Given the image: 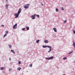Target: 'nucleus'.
<instances>
[{
	"mask_svg": "<svg viewBox=\"0 0 75 75\" xmlns=\"http://www.w3.org/2000/svg\"><path fill=\"white\" fill-rule=\"evenodd\" d=\"M6 2H7L8 1V0H6Z\"/></svg>",
	"mask_w": 75,
	"mask_h": 75,
	"instance_id": "obj_32",
	"label": "nucleus"
},
{
	"mask_svg": "<svg viewBox=\"0 0 75 75\" xmlns=\"http://www.w3.org/2000/svg\"><path fill=\"white\" fill-rule=\"evenodd\" d=\"M62 75H65V74H63Z\"/></svg>",
	"mask_w": 75,
	"mask_h": 75,
	"instance_id": "obj_38",
	"label": "nucleus"
},
{
	"mask_svg": "<svg viewBox=\"0 0 75 75\" xmlns=\"http://www.w3.org/2000/svg\"><path fill=\"white\" fill-rule=\"evenodd\" d=\"M36 16H37L38 17H40V16L38 15H37Z\"/></svg>",
	"mask_w": 75,
	"mask_h": 75,
	"instance_id": "obj_26",
	"label": "nucleus"
},
{
	"mask_svg": "<svg viewBox=\"0 0 75 75\" xmlns=\"http://www.w3.org/2000/svg\"><path fill=\"white\" fill-rule=\"evenodd\" d=\"M47 47H48V48H52L50 46H47Z\"/></svg>",
	"mask_w": 75,
	"mask_h": 75,
	"instance_id": "obj_17",
	"label": "nucleus"
},
{
	"mask_svg": "<svg viewBox=\"0 0 75 75\" xmlns=\"http://www.w3.org/2000/svg\"><path fill=\"white\" fill-rule=\"evenodd\" d=\"M40 42V40H37L36 41L37 43H38V42Z\"/></svg>",
	"mask_w": 75,
	"mask_h": 75,
	"instance_id": "obj_19",
	"label": "nucleus"
},
{
	"mask_svg": "<svg viewBox=\"0 0 75 75\" xmlns=\"http://www.w3.org/2000/svg\"><path fill=\"white\" fill-rule=\"evenodd\" d=\"M21 8H20L18 10L17 14L15 13L14 14V16H16L15 17V18H18V16H19V14H20V13H21Z\"/></svg>",
	"mask_w": 75,
	"mask_h": 75,
	"instance_id": "obj_1",
	"label": "nucleus"
},
{
	"mask_svg": "<svg viewBox=\"0 0 75 75\" xmlns=\"http://www.w3.org/2000/svg\"><path fill=\"white\" fill-rule=\"evenodd\" d=\"M36 16V14H35L34 15H32L31 17L32 19H35V16Z\"/></svg>",
	"mask_w": 75,
	"mask_h": 75,
	"instance_id": "obj_3",
	"label": "nucleus"
},
{
	"mask_svg": "<svg viewBox=\"0 0 75 75\" xmlns=\"http://www.w3.org/2000/svg\"><path fill=\"white\" fill-rule=\"evenodd\" d=\"M72 52H70L69 53V54H71L72 53Z\"/></svg>",
	"mask_w": 75,
	"mask_h": 75,
	"instance_id": "obj_29",
	"label": "nucleus"
},
{
	"mask_svg": "<svg viewBox=\"0 0 75 75\" xmlns=\"http://www.w3.org/2000/svg\"><path fill=\"white\" fill-rule=\"evenodd\" d=\"M41 5L42 6H43V4H42V3H41Z\"/></svg>",
	"mask_w": 75,
	"mask_h": 75,
	"instance_id": "obj_33",
	"label": "nucleus"
},
{
	"mask_svg": "<svg viewBox=\"0 0 75 75\" xmlns=\"http://www.w3.org/2000/svg\"><path fill=\"white\" fill-rule=\"evenodd\" d=\"M50 51H50V50L48 52H50Z\"/></svg>",
	"mask_w": 75,
	"mask_h": 75,
	"instance_id": "obj_36",
	"label": "nucleus"
},
{
	"mask_svg": "<svg viewBox=\"0 0 75 75\" xmlns=\"http://www.w3.org/2000/svg\"><path fill=\"white\" fill-rule=\"evenodd\" d=\"M6 36H7V34H5L4 35V37H6Z\"/></svg>",
	"mask_w": 75,
	"mask_h": 75,
	"instance_id": "obj_25",
	"label": "nucleus"
},
{
	"mask_svg": "<svg viewBox=\"0 0 75 75\" xmlns=\"http://www.w3.org/2000/svg\"><path fill=\"white\" fill-rule=\"evenodd\" d=\"M26 28H27V30H29V27H28V26H26Z\"/></svg>",
	"mask_w": 75,
	"mask_h": 75,
	"instance_id": "obj_15",
	"label": "nucleus"
},
{
	"mask_svg": "<svg viewBox=\"0 0 75 75\" xmlns=\"http://www.w3.org/2000/svg\"><path fill=\"white\" fill-rule=\"evenodd\" d=\"M11 52H13V54H15V52H14V51L12 50H11Z\"/></svg>",
	"mask_w": 75,
	"mask_h": 75,
	"instance_id": "obj_9",
	"label": "nucleus"
},
{
	"mask_svg": "<svg viewBox=\"0 0 75 75\" xmlns=\"http://www.w3.org/2000/svg\"><path fill=\"white\" fill-rule=\"evenodd\" d=\"M73 45L74 47H75V42H74L73 43Z\"/></svg>",
	"mask_w": 75,
	"mask_h": 75,
	"instance_id": "obj_16",
	"label": "nucleus"
},
{
	"mask_svg": "<svg viewBox=\"0 0 75 75\" xmlns=\"http://www.w3.org/2000/svg\"><path fill=\"white\" fill-rule=\"evenodd\" d=\"M21 69V68H20V67H19L18 68L17 70L18 71H20V70Z\"/></svg>",
	"mask_w": 75,
	"mask_h": 75,
	"instance_id": "obj_10",
	"label": "nucleus"
},
{
	"mask_svg": "<svg viewBox=\"0 0 75 75\" xmlns=\"http://www.w3.org/2000/svg\"><path fill=\"white\" fill-rule=\"evenodd\" d=\"M44 42L45 43H48V40H44Z\"/></svg>",
	"mask_w": 75,
	"mask_h": 75,
	"instance_id": "obj_7",
	"label": "nucleus"
},
{
	"mask_svg": "<svg viewBox=\"0 0 75 75\" xmlns=\"http://www.w3.org/2000/svg\"><path fill=\"white\" fill-rule=\"evenodd\" d=\"M33 66V64H30V65H29V67H32Z\"/></svg>",
	"mask_w": 75,
	"mask_h": 75,
	"instance_id": "obj_20",
	"label": "nucleus"
},
{
	"mask_svg": "<svg viewBox=\"0 0 75 75\" xmlns=\"http://www.w3.org/2000/svg\"><path fill=\"white\" fill-rule=\"evenodd\" d=\"M1 26H2V27H4V25H2Z\"/></svg>",
	"mask_w": 75,
	"mask_h": 75,
	"instance_id": "obj_34",
	"label": "nucleus"
},
{
	"mask_svg": "<svg viewBox=\"0 0 75 75\" xmlns=\"http://www.w3.org/2000/svg\"><path fill=\"white\" fill-rule=\"evenodd\" d=\"M61 9H62V10H64V8H63V7L61 8Z\"/></svg>",
	"mask_w": 75,
	"mask_h": 75,
	"instance_id": "obj_28",
	"label": "nucleus"
},
{
	"mask_svg": "<svg viewBox=\"0 0 75 75\" xmlns=\"http://www.w3.org/2000/svg\"><path fill=\"white\" fill-rule=\"evenodd\" d=\"M67 59V57H64L63 58V59L64 60V59Z\"/></svg>",
	"mask_w": 75,
	"mask_h": 75,
	"instance_id": "obj_22",
	"label": "nucleus"
},
{
	"mask_svg": "<svg viewBox=\"0 0 75 75\" xmlns=\"http://www.w3.org/2000/svg\"><path fill=\"white\" fill-rule=\"evenodd\" d=\"M29 6H30V4H27L25 5L24 8H25V9H27V8H29Z\"/></svg>",
	"mask_w": 75,
	"mask_h": 75,
	"instance_id": "obj_2",
	"label": "nucleus"
},
{
	"mask_svg": "<svg viewBox=\"0 0 75 75\" xmlns=\"http://www.w3.org/2000/svg\"><path fill=\"white\" fill-rule=\"evenodd\" d=\"M73 33H74V34H75V30H74V29H73Z\"/></svg>",
	"mask_w": 75,
	"mask_h": 75,
	"instance_id": "obj_24",
	"label": "nucleus"
},
{
	"mask_svg": "<svg viewBox=\"0 0 75 75\" xmlns=\"http://www.w3.org/2000/svg\"><path fill=\"white\" fill-rule=\"evenodd\" d=\"M25 28H22V31H24V30H25Z\"/></svg>",
	"mask_w": 75,
	"mask_h": 75,
	"instance_id": "obj_23",
	"label": "nucleus"
},
{
	"mask_svg": "<svg viewBox=\"0 0 75 75\" xmlns=\"http://www.w3.org/2000/svg\"><path fill=\"white\" fill-rule=\"evenodd\" d=\"M53 30L55 32L57 33V29L56 28H54Z\"/></svg>",
	"mask_w": 75,
	"mask_h": 75,
	"instance_id": "obj_6",
	"label": "nucleus"
},
{
	"mask_svg": "<svg viewBox=\"0 0 75 75\" xmlns=\"http://www.w3.org/2000/svg\"><path fill=\"white\" fill-rule=\"evenodd\" d=\"M18 64L20 65V64H21V62L20 61H18Z\"/></svg>",
	"mask_w": 75,
	"mask_h": 75,
	"instance_id": "obj_14",
	"label": "nucleus"
},
{
	"mask_svg": "<svg viewBox=\"0 0 75 75\" xmlns=\"http://www.w3.org/2000/svg\"><path fill=\"white\" fill-rule=\"evenodd\" d=\"M58 8H57L56 9V11H57V12H58Z\"/></svg>",
	"mask_w": 75,
	"mask_h": 75,
	"instance_id": "obj_12",
	"label": "nucleus"
},
{
	"mask_svg": "<svg viewBox=\"0 0 75 75\" xmlns=\"http://www.w3.org/2000/svg\"><path fill=\"white\" fill-rule=\"evenodd\" d=\"M8 46L9 47V48H11V47H12V46L10 45H8Z\"/></svg>",
	"mask_w": 75,
	"mask_h": 75,
	"instance_id": "obj_21",
	"label": "nucleus"
},
{
	"mask_svg": "<svg viewBox=\"0 0 75 75\" xmlns=\"http://www.w3.org/2000/svg\"><path fill=\"white\" fill-rule=\"evenodd\" d=\"M50 51H51V50H52L50 48Z\"/></svg>",
	"mask_w": 75,
	"mask_h": 75,
	"instance_id": "obj_35",
	"label": "nucleus"
},
{
	"mask_svg": "<svg viewBox=\"0 0 75 75\" xmlns=\"http://www.w3.org/2000/svg\"><path fill=\"white\" fill-rule=\"evenodd\" d=\"M67 20H65V21H64V24L66 23H67Z\"/></svg>",
	"mask_w": 75,
	"mask_h": 75,
	"instance_id": "obj_13",
	"label": "nucleus"
},
{
	"mask_svg": "<svg viewBox=\"0 0 75 75\" xmlns=\"http://www.w3.org/2000/svg\"><path fill=\"white\" fill-rule=\"evenodd\" d=\"M2 69H3V67H1V70H2Z\"/></svg>",
	"mask_w": 75,
	"mask_h": 75,
	"instance_id": "obj_30",
	"label": "nucleus"
},
{
	"mask_svg": "<svg viewBox=\"0 0 75 75\" xmlns=\"http://www.w3.org/2000/svg\"><path fill=\"white\" fill-rule=\"evenodd\" d=\"M5 33H6V35L7 34H8V31H7V30L6 31Z\"/></svg>",
	"mask_w": 75,
	"mask_h": 75,
	"instance_id": "obj_18",
	"label": "nucleus"
},
{
	"mask_svg": "<svg viewBox=\"0 0 75 75\" xmlns=\"http://www.w3.org/2000/svg\"><path fill=\"white\" fill-rule=\"evenodd\" d=\"M12 70V69L11 68L9 69V71H11Z\"/></svg>",
	"mask_w": 75,
	"mask_h": 75,
	"instance_id": "obj_27",
	"label": "nucleus"
},
{
	"mask_svg": "<svg viewBox=\"0 0 75 75\" xmlns=\"http://www.w3.org/2000/svg\"><path fill=\"white\" fill-rule=\"evenodd\" d=\"M53 58H54V57L52 56L51 57H50L48 59L49 60H50V59H53Z\"/></svg>",
	"mask_w": 75,
	"mask_h": 75,
	"instance_id": "obj_5",
	"label": "nucleus"
},
{
	"mask_svg": "<svg viewBox=\"0 0 75 75\" xmlns=\"http://www.w3.org/2000/svg\"><path fill=\"white\" fill-rule=\"evenodd\" d=\"M9 60L10 61H11V59L10 58H9Z\"/></svg>",
	"mask_w": 75,
	"mask_h": 75,
	"instance_id": "obj_37",
	"label": "nucleus"
},
{
	"mask_svg": "<svg viewBox=\"0 0 75 75\" xmlns=\"http://www.w3.org/2000/svg\"><path fill=\"white\" fill-rule=\"evenodd\" d=\"M45 59H48V58L46 57V58Z\"/></svg>",
	"mask_w": 75,
	"mask_h": 75,
	"instance_id": "obj_31",
	"label": "nucleus"
},
{
	"mask_svg": "<svg viewBox=\"0 0 75 75\" xmlns=\"http://www.w3.org/2000/svg\"><path fill=\"white\" fill-rule=\"evenodd\" d=\"M42 47H43V48H47V46L43 45V46H42Z\"/></svg>",
	"mask_w": 75,
	"mask_h": 75,
	"instance_id": "obj_11",
	"label": "nucleus"
},
{
	"mask_svg": "<svg viewBox=\"0 0 75 75\" xmlns=\"http://www.w3.org/2000/svg\"><path fill=\"white\" fill-rule=\"evenodd\" d=\"M17 24H16L13 27V29H15V28H17Z\"/></svg>",
	"mask_w": 75,
	"mask_h": 75,
	"instance_id": "obj_4",
	"label": "nucleus"
},
{
	"mask_svg": "<svg viewBox=\"0 0 75 75\" xmlns=\"http://www.w3.org/2000/svg\"><path fill=\"white\" fill-rule=\"evenodd\" d=\"M8 4H6V8H8Z\"/></svg>",
	"mask_w": 75,
	"mask_h": 75,
	"instance_id": "obj_8",
	"label": "nucleus"
}]
</instances>
